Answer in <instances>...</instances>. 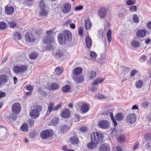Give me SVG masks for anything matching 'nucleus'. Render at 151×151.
Returning <instances> with one entry per match:
<instances>
[{"label": "nucleus", "mask_w": 151, "mask_h": 151, "mask_svg": "<svg viewBox=\"0 0 151 151\" xmlns=\"http://www.w3.org/2000/svg\"><path fill=\"white\" fill-rule=\"evenodd\" d=\"M107 11V9L104 7H102L100 9L99 13L101 18H104L106 16Z\"/></svg>", "instance_id": "15"}, {"label": "nucleus", "mask_w": 151, "mask_h": 151, "mask_svg": "<svg viewBox=\"0 0 151 151\" xmlns=\"http://www.w3.org/2000/svg\"><path fill=\"white\" fill-rule=\"evenodd\" d=\"M144 138L146 141H150L151 140V134L147 133L144 136Z\"/></svg>", "instance_id": "44"}, {"label": "nucleus", "mask_w": 151, "mask_h": 151, "mask_svg": "<svg viewBox=\"0 0 151 151\" xmlns=\"http://www.w3.org/2000/svg\"><path fill=\"white\" fill-rule=\"evenodd\" d=\"M110 147L107 144H102L99 146V151H109Z\"/></svg>", "instance_id": "17"}, {"label": "nucleus", "mask_w": 151, "mask_h": 151, "mask_svg": "<svg viewBox=\"0 0 151 151\" xmlns=\"http://www.w3.org/2000/svg\"><path fill=\"white\" fill-rule=\"evenodd\" d=\"M151 100L149 99L147 101L144 102L142 104V106L144 108L147 107L150 104Z\"/></svg>", "instance_id": "33"}, {"label": "nucleus", "mask_w": 151, "mask_h": 151, "mask_svg": "<svg viewBox=\"0 0 151 151\" xmlns=\"http://www.w3.org/2000/svg\"><path fill=\"white\" fill-rule=\"evenodd\" d=\"M17 118V116L14 114H11L8 117V119L10 122H13Z\"/></svg>", "instance_id": "37"}, {"label": "nucleus", "mask_w": 151, "mask_h": 151, "mask_svg": "<svg viewBox=\"0 0 151 151\" xmlns=\"http://www.w3.org/2000/svg\"><path fill=\"white\" fill-rule=\"evenodd\" d=\"M104 80V78H98L96 79L95 80L94 82L92 83V85L93 86H98L99 84L101 83H102Z\"/></svg>", "instance_id": "29"}, {"label": "nucleus", "mask_w": 151, "mask_h": 151, "mask_svg": "<svg viewBox=\"0 0 151 151\" xmlns=\"http://www.w3.org/2000/svg\"><path fill=\"white\" fill-rule=\"evenodd\" d=\"M28 67L25 65L15 66L13 68L14 73L17 74H21L24 73L27 70Z\"/></svg>", "instance_id": "5"}, {"label": "nucleus", "mask_w": 151, "mask_h": 151, "mask_svg": "<svg viewBox=\"0 0 151 151\" xmlns=\"http://www.w3.org/2000/svg\"><path fill=\"white\" fill-rule=\"evenodd\" d=\"M85 42L86 47L88 48H90L92 45V40L89 36L86 37L85 39Z\"/></svg>", "instance_id": "23"}, {"label": "nucleus", "mask_w": 151, "mask_h": 151, "mask_svg": "<svg viewBox=\"0 0 151 151\" xmlns=\"http://www.w3.org/2000/svg\"><path fill=\"white\" fill-rule=\"evenodd\" d=\"M72 39V35L70 32L68 30H65L63 33L59 35L58 40L59 43L61 45L65 44L67 41H70Z\"/></svg>", "instance_id": "1"}, {"label": "nucleus", "mask_w": 151, "mask_h": 151, "mask_svg": "<svg viewBox=\"0 0 151 151\" xmlns=\"http://www.w3.org/2000/svg\"><path fill=\"white\" fill-rule=\"evenodd\" d=\"M12 110L13 113L16 114H18L21 111V107L19 104L18 103L14 104L12 107Z\"/></svg>", "instance_id": "10"}, {"label": "nucleus", "mask_w": 151, "mask_h": 151, "mask_svg": "<svg viewBox=\"0 0 151 151\" xmlns=\"http://www.w3.org/2000/svg\"><path fill=\"white\" fill-rule=\"evenodd\" d=\"M107 115L109 114L111 117V119L114 125L115 126H117V123L116 120L118 121L122 120L123 119V116L122 113H119L115 116V118L114 117L113 113L112 112L108 111L106 113Z\"/></svg>", "instance_id": "2"}, {"label": "nucleus", "mask_w": 151, "mask_h": 151, "mask_svg": "<svg viewBox=\"0 0 151 151\" xmlns=\"http://www.w3.org/2000/svg\"><path fill=\"white\" fill-rule=\"evenodd\" d=\"M33 88V87L31 85H29L27 87L26 89L29 91H31Z\"/></svg>", "instance_id": "61"}, {"label": "nucleus", "mask_w": 151, "mask_h": 151, "mask_svg": "<svg viewBox=\"0 0 151 151\" xmlns=\"http://www.w3.org/2000/svg\"><path fill=\"white\" fill-rule=\"evenodd\" d=\"M138 73V70H132L131 72L130 76L131 77L134 76L136 73Z\"/></svg>", "instance_id": "52"}, {"label": "nucleus", "mask_w": 151, "mask_h": 151, "mask_svg": "<svg viewBox=\"0 0 151 151\" xmlns=\"http://www.w3.org/2000/svg\"><path fill=\"white\" fill-rule=\"evenodd\" d=\"M83 7L82 6H76L75 8V10H80L83 9Z\"/></svg>", "instance_id": "60"}, {"label": "nucleus", "mask_w": 151, "mask_h": 151, "mask_svg": "<svg viewBox=\"0 0 151 151\" xmlns=\"http://www.w3.org/2000/svg\"><path fill=\"white\" fill-rule=\"evenodd\" d=\"M70 127L65 124L62 125L60 127V132L62 134L67 131L70 129Z\"/></svg>", "instance_id": "21"}, {"label": "nucleus", "mask_w": 151, "mask_h": 151, "mask_svg": "<svg viewBox=\"0 0 151 151\" xmlns=\"http://www.w3.org/2000/svg\"><path fill=\"white\" fill-rule=\"evenodd\" d=\"M7 81V76L5 75H2L0 76V85L3 83H5Z\"/></svg>", "instance_id": "31"}, {"label": "nucleus", "mask_w": 151, "mask_h": 151, "mask_svg": "<svg viewBox=\"0 0 151 151\" xmlns=\"http://www.w3.org/2000/svg\"><path fill=\"white\" fill-rule=\"evenodd\" d=\"M83 71L82 69L80 67H76L73 70V76L81 75Z\"/></svg>", "instance_id": "20"}, {"label": "nucleus", "mask_w": 151, "mask_h": 151, "mask_svg": "<svg viewBox=\"0 0 151 151\" xmlns=\"http://www.w3.org/2000/svg\"><path fill=\"white\" fill-rule=\"evenodd\" d=\"M71 6L70 4L68 3H66L63 5V12L64 13H68L71 9Z\"/></svg>", "instance_id": "13"}, {"label": "nucleus", "mask_w": 151, "mask_h": 151, "mask_svg": "<svg viewBox=\"0 0 151 151\" xmlns=\"http://www.w3.org/2000/svg\"><path fill=\"white\" fill-rule=\"evenodd\" d=\"M147 34V31L144 29H140L138 30L136 33V35L137 37H142L145 36Z\"/></svg>", "instance_id": "16"}, {"label": "nucleus", "mask_w": 151, "mask_h": 151, "mask_svg": "<svg viewBox=\"0 0 151 151\" xmlns=\"http://www.w3.org/2000/svg\"><path fill=\"white\" fill-rule=\"evenodd\" d=\"M29 123L31 126H32L33 125L34 123V121L31 119L29 120Z\"/></svg>", "instance_id": "62"}, {"label": "nucleus", "mask_w": 151, "mask_h": 151, "mask_svg": "<svg viewBox=\"0 0 151 151\" xmlns=\"http://www.w3.org/2000/svg\"><path fill=\"white\" fill-rule=\"evenodd\" d=\"M38 54L35 52H33L29 55V58L31 60L35 59L38 56Z\"/></svg>", "instance_id": "41"}, {"label": "nucleus", "mask_w": 151, "mask_h": 151, "mask_svg": "<svg viewBox=\"0 0 151 151\" xmlns=\"http://www.w3.org/2000/svg\"><path fill=\"white\" fill-rule=\"evenodd\" d=\"M97 144L94 142H92L91 140L90 142L87 144V147L88 149H93L97 147Z\"/></svg>", "instance_id": "24"}, {"label": "nucleus", "mask_w": 151, "mask_h": 151, "mask_svg": "<svg viewBox=\"0 0 151 151\" xmlns=\"http://www.w3.org/2000/svg\"><path fill=\"white\" fill-rule=\"evenodd\" d=\"M73 79L77 83H81L83 81L84 78L83 76L81 75L73 76Z\"/></svg>", "instance_id": "12"}, {"label": "nucleus", "mask_w": 151, "mask_h": 151, "mask_svg": "<svg viewBox=\"0 0 151 151\" xmlns=\"http://www.w3.org/2000/svg\"><path fill=\"white\" fill-rule=\"evenodd\" d=\"M87 128L86 127H82L80 128V130L82 132H86L87 130Z\"/></svg>", "instance_id": "57"}, {"label": "nucleus", "mask_w": 151, "mask_h": 151, "mask_svg": "<svg viewBox=\"0 0 151 151\" xmlns=\"http://www.w3.org/2000/svg\"><path fill=\"white\" fill-rule=\"evenodd\" d=\"M90 137L92 142L98 144L101 141L103 136L102 134L96 132L91 133L90 134Z\"/></svg>", "instance_id": "3"}, {"label": "nucleus", "mask_w": 151, "mask_h": 151, "mask_svg": "<svg viewBox=\"0 0 151 151\" xmlns=\"http://www.w3.org/2000/svg\"><path fill=\"white\" fill-rule=\"evenodd\" d=\"M46 33L47 34V36L50 37H52V31L51 30L47 31Z\"/></svg>", "instance_id": "56"}, {"label": "nucleus", "mask_w": 151, "mask_h": 151, "mask_svg": "<svg viewBox=\"0 0 151 151\" xmlns=\"http://www.w3.org/2000/svg\"><path fill=\"white\" fill-rule=\"evenodd\" d=\"M61 115L63 118H68L70 116L69 111L68 109H64L62 111Z\"/></svg>", "instance_id": "26"}, {"label": "nucleus", "mask_w": 151, "mask_h": 151, "mask_svg": "<svg viewBox=\"0 0 151 151\" xmlns=\"http://www.w3.org/2000/svg\"><path fill=\"white\" fill-rule=\"evenodd\" d=\"M132 19L133 22L135 23H137L139 22V18L136 14L133 15Z\"/></svg>", "instance_id": "40"}, {"label": "nucleus", "mask_w": 151, "mask_h": 151, "mask_svg": "<svg viewBox=\"0 0 151 151\" xmlns=\"http://www.w3.org/2000/svg\"><path fill=\"white\" fill-rule=\"evenodd\" d=\"M55 71L56 74L60 75L62 73L63 70L61 68L58 67L56 68L55 70Z\"/></svg>", "instance_id": "39"}, {"label": "nucleus", "mask_w": 151, "mask_h": 151, "mask_svg": "<svg viewBox=\"0 0 151 151\" xmlns=\"http://www.w3.org/2000/svg\"><path fill=\"white\" fill-rule=\"evenodd\" d=\"M103 32L101 29H100L98 31V37L100 39H102L103 38Z\"/></svg>", "instance_id": "48"}, {"label": "nucleus", "mask_w": 151, "mask_h": 151, "mask_svg": "<svg viewBox=\"0 0 151 151\" xmlns=\"http://www.w3.org/2000/svg\"><path fill=\"white\" fill-rule=\"evenodd\" d=\"M52 48V46L51 45H47L46 47V49L47 50H51Z\"/></svg>", "instance_id": "63"}, {"label": "nucleus", "mask_w": 151, "mask_h": 151, "mask_svg": "<svg viewBox=\"0 0 151 151\" xmlns=\"http://www.w3.org/2000/svg\"><path fill=\"white\" fill-rule=\"evenodd\" d=\"M125 138L124 136H120L118 137V140L121 142H123L125 141Z\"/></svg>", "instance_id": "49"}, {"label": "nucleus", "mask_w": 151, "mask_h": 151, "mask_svg": "<svg viewBox=\"0 0 151 151\" xmlns=\"http://www.w3.org/2000/svg\"><path fill=\"white\" fill-rule=\"evenodd\" d=\"M6 94L4 92L0 93V99L2 97H4L6 96Z\"/></svg>", "instance_id": "64"}, {"label": "nucleus", "mask_w": 151, "mask_h": 151, "mask_svg": "<svg viewBox=\"0 0 151 151\" xmlns=\"http://www.w3.org/2000/svg\"><path fill=\"white\" fill-rule=\"evenodd\" d=\"M140 42L137 40H134L131 42V45L133 47H139Z\"/></svg>", "instance_id": "32"}, {"label": "nucleus", "mask_w": 151, "mask_h": 151, "mask_svg": "<svg viewBox=\"0 0 151 151\" xmlns=\"http://www.w3.org/2000/svg\"><path fill=\"white\" fill-rule=\"evenodd\" d=\"M97 98L100 99H106V97H105L104 95L102 94H99L96 96Z\"/></svg>", "instance_id": "51"}, {"label": "nucleus", "mask_w": 151, "mask_h": 151, "mask_svg": "<svg viewBox=\"0 0 151 151\" xmlns=\"http://www.w3.org/2000/svg\"><path fill=\"white\" fill-rule=\"evenodd\" d=\"M54 39L52 37H49L46 36L44 37L43 39V42L44 43H50L53 42Z\"/></svg>", "instance_id": "19"}, {"label": "nucleus", "mask_w": 151, "mask_h": 151, "mask_svg": "<svg viewBox=\"0 0 151 151\" xmlns=\"http://www.w3.org/2000/svg\"><path fill=\"white\" fill-rule=\"evenodd\" d=\"M9 24L10 25V27L13 28L16 25V24L14 22H9Z\"/></svg>", "instance_id": "58"}, {"label": "nucleus", "mask_w": 151, "mask_h": 151, "mask_svg": "<svg viewBox=\"0 0 151 151\" xmlns=\"http://www.w3.org/2000/svg\"><path fill=\"white\" fill-rule=\"evenodd\" d=\"M92 26V24L90 19H87L85 22V27L87 29H89Z\"/></svg>", "instance_id": "30"}, {"label": "nucleus", "mask_w": 151, "mask_h": 151, "mask_svg": "<svg viewBox=\"0 0 151 151\" xmlns=\"http://www.w3.org/2000/svg\"><path fill=\"white\" fill-rule=\"evenodd\" d=\"M99 126L101 128L107 129L109 126V123L107 120H102L99 122Z\"/></svg>", "instance_id": "11"}, {"label": "nucleus", "mask_w": 151, "mask_h": 151, "mask_svg": "<svg viewBox=\"0 0 151 151\" xmlns=\"http://www.w3.org/2000/svg\"><path fill=\"white\" fill-rule=\"evenodd\" d=\"M90 76L91 78H94L96 76V73L94 71H91L90 72Z\"/></svg>", "instance_id": "50"}, {"label": "nucleus", "mask_w": 151, "mask_h": 151, "mask_svg": "<svg viewBox=\"0 0 151 151\" xmlns=\"http://www.w3.org/2000/svg\"><path fill=\"white\" fill-rule=\"evenodd\" d=\"M7 26L6 23L4 22H0V29H5Z\"/></svg>", "instance_id": "43"}, {"label": "nucleus", "mask_w": 151, "mask_h": 151, "mask_svg": "<svg viewBox=\"0 0 151 151\" xmlns=\"http://www.w3.org/2000/svg\"><path fill=\"white\" fill-rule=\"evenodd\" d=\"M42 110V107L40 105H37L35 109L31 110L29 113L30 116L33 119L37 118L39 115V112Z\"/></svg>", "instance_id": "4"}, {"label": "nucleus", "mask_w": 151, "mask_h": 151, "mask_svg": "<svg viewBox=\"0 0 151 151\" xmlns=\"http://www.w3.org/2000/svg\"><path fill=\"white\" fill-rule=\"evenodd\" d=\"M136 117L134 114H129L126 118V122L129 124H132L136 121Z\"/></svg>", "instance_id": "8"}, {"label": "nucleus", "mask_w": 151, "mask_h": 151, "mask_svg": "<svg viewBox=\"0 0 151 151\" xmlns=\"http://www.w3.org/2000/svg\"><path fill=\"white\" fill-rule=\"evenodd\" d=\"M48 8H46L40 10L39 12L40 16H47L49 13Z\"/></svg>", "instance_id": "25"}, {"label": "nucleus", "mask_w": 151, "mask_h": 151, "mask_svg": "<svg viewBox=\"0 0 151 151\" xmlns=\"http://www.w3.org/2000/svg\"><path fill=\"white\" fill-rule=\"evenodd\" d=\"M90 55L91 59L93 60H96L97 57V54L94 51H91L90 52Z\"/></svg>", "instance_id": "36"}, {"label": "nucleus", "mask_w": 151, "mask_h": 151, "mask_svg": "<svg viewBox=\"0 0 151 151\" xmlns=\"http://www.w3.org/2000/svg\"><path fill=\"white\" fill-rule=\"evenodd\" d=\"M55 55L58 57H60L63 55L62 52L60 51V50L58 49L56 51L55 53Z\"/></svg>", "instance_id": "45"}, {"label": "nucleus", "mask_w": 151, "mask_h": 151, "mask_svg": "<svg viewBox=\"0 0 151 151\" xmlns=\"http://www.w3.org/2000/svg\"><path fill=\"white\" fill-rule=\"evenodd\" d=\"M74 116L75 118V122H78L79 121L80 117L78 115L76 114L74 115Z\"/></svg>", "instance_id": "53"}, {"label": "nucleus", "mask_w": 151, "mask_h": 151, "mask_svg": "<svg viewBox=\"0 0 151 151\" xmlns=\"http://www.w3.org/2000/svg\"><path fill=\"white\" fill-rule=\"evenodd\" d=\"M54 106V104L50 102L49 103V106L47 112L46 114L47 115H49L52 111H56L59 109L61 107L62 104H59L53 108Z\"/></svg>", "instance_id": "6"}, {"label": "nucleus", "mask_w": 151, "mask_h": 151, "mask_svg": "<svg viewBox=\"0 0 151 151\" xmlns=\"http://www.w3.org/2000/svg\"><path fill=\"white\" fill-rule=\"evenodd\" d=\"M24 38L26 41L33 42L36 40V37L32 33L29 32L25 33Z\"/></svg>", "instance_id": "9"}, {"label": "nucleus", "mask_w": 151, "mask_h": 151, "mask_svg": "<svg viewBox=\"0 0 151 151\" xmlns=\"http://www.w3.org/2000/svg\"><path fill=\"white\" fill-rule=\"evenodd\" d=\"M143 82L142 81L139 80L136 83V86L138 88H141L142 86Z\"/></svg>", "instance_id": "42"}, {"label": "nucleus", "mask_w": 151, "mask_h": 151, "mask_svg": "<svg viewBox=\"0 0 151 151\" xmlns=\"http://www.w3.org/2000/svg\"><path fill=\"white\" fill-rule=\"evenodd\" d=\"M130 10L132 11H136L137 10V7L136 6H132L131 7Z\"/></svg>", "instance_id": "59"}, {"label": "nucleus", "mask_w": 151, "mask_h": 151, "mask_svg": "<svg viewBox=\"0 0 151 151\" xmlns=\"http://www.w3.org/2000/svg\"><path fill=\"white\" fill-rule=\"evenodd\" d=\"M71 143L75 145L78 144L79 142V140L78 137L74 136L71 137L70 139Z\"/></svg>", "instance_id": "27"}, {"label": "nucleus", "mask_w": 151, "mask_h": 151, "mask_svg": "<svg viewBox=\"0 0 151 151\" xmlns=\"http://www.w3.org/2000/svg\"><path fill=\"white\" fill-rule=\"evenodd\" d=\"M90 109V106L87 104H83L81 107V110L83 113H86Z\"/></svg>", "instance_id": "18"}, {"label": "nucleus", "mask_w": 151, "mask_h": 151, "mask_svg": "<svg viewBox=\"0 0 151 151\" xmlns=\"http://www.w3.org/2000/svg\"><path fill=\"white\" fill-rule=\"evenodd\" d=\"M70 86L68 85H66L62 88V91L64 92H67L70 90Z\"/></svg>", "instance_id": "35"}, {"label": "nucleus", "mask_w": 151, "mask_h": 151, "mask_svg": "<svg viewBox=\"0 0 151 151\" xmlns=\"http://www.w3.org/2000/svg\"><path fill=\"white\" fill-rule=\"evenodd\" d=\"M135 3V0H127L126 1V4L128 5H132Z\"/></svg>", "instance_id": "46"}, {"label": "nucleus", "mask_w": 151, "mask_h": 151, "mask_svg": "<svg viewBox=\"0 0 151 151\" xmlns=\"http://www.w3.org/2000/svg\"><path fill=\"white\" fill-rule=\"evenodd\" d=\"M78 34L80 36H82L83 34V28L82 27H80L78 31Z\"/></svg>", "instance_id": "54"}, {"label": "nucleus", "mask_w": 151, "mask_h": 151, "mask_svg": "<svg viewBox=\"0 0 151 151\" xmlns=\"http://www.w3.org/2000/svg\"><path fill=\"white\" fill-rule=\"evenodd\" d=\"M58 119L57 117H54L52 120L51 122L54 125H55L57 124Z\"/></svg>", "instance_id": "47"}, {"label": "nucleus", "mask_w": 151, "mask_h": 151, "mask_svg": "<svg viewBox=\"0 0 151 151\" xmlns=\"http://www.w3.org/2000/svg\"><path fill=\"white\" fill-rule=\"evenodd\" d=\"M59 88V85L56 83H52L49 88V90H55L58 89Z\"/></svg>", "instance_id": "22"}, {"label": "nucleus", "mask_w": 151, "mask_h": 151, "mask_svg": "<svg viewBox=\"0 0 151 151\" xmlns=\"http://www.w3.org/2000/svg\"><path fill=\"white\" fill-rule=\"evenodd\" d=\"M21 130L23 132H27L28 131V126L27 124H24L22 125L21 128Z\"/></svg>", "instance_id": "38"}, {"label": "nucleus", "mask_w": 151, "mask_h": 151, "mask_svg": "<svg viewBox=\"0 0 151 151\" xmlns=\"http://www.w3.org/2000/svg\"><path fill=\"white\" fill-rule=\"evenodd\" d=\"M14 10L13 7L6 6L5 8V14L6 15H11L13 13Z\"/></svg>", "instance_id": "14"}, {"label": "nucleus", "mask_w": 151, "mask_h": 151, "mask_svg": "<svg viewBox=\"0 0 151 151\" xmlns=\"http://www.w3.org/2000/svg\"><path fill=\"white\" fill-rule=\"evenodd\" d=\"M53 134V132L52 130H47L42 131L40 136L42 139H45L50 137Z\"/></svg>", "instance_id": "7"}, {"label": "nucleus", "mask_w": 151, "mask_h": 151, "mask_svg": "<svg viewBox=\"0 0 151 151\" xmlns=\"http://www.w3.org/2000/svg\"><path fill=\"white\" fill-rule=\"evenodd\" d=\"M97 88L96 86H93L92 85V87L90 89V90L91 91H93V92H95L97 91Z\"/></svg>", "instance_id": "55"}, {"label": "nucleus", "mask_w": 151, "mask_h": 151, "mask_svg": "<svg viewBox=\"0 0 151 151\" xmlns=\"http://www.w3.org/2000/svg\"><path fill=\"white\" fill-rule=\"evenodd\" d=\"M38 8L41 10L48 8V7L46 5L44 1L41 0L40 1Z\"/></svg>", "instance_id": "28"}, {"label": "nucleus", "mask_w": 151, "mask_h": 151, "mask_svg": "<svg viewBox=\"0 0 151 151\" xmlns=\"http://www.w3.org/2000/svg\"><path fill=\"white\" fill-rule=\"evenodd\" d=\"M22 38V35L18 32H16L14 33V39L15 40H19Z\"/></svg>", "instance_id": "34"}]
</instances>
